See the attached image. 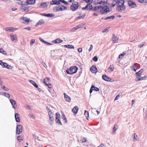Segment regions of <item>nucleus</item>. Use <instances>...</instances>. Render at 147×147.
Returning a JSON list of instances; mask_svg holds the SVG:
<instances>
[{"instance_id": "nucleus-15", "label": "nucleus", "mask_w": 147, "mask_h": 147, "mask_svg": "<svg viewBox=\"0 0 147 147\" xmlns=\"http://www.w3.org/2000/svg\"><path fill=\"white\" fill-rule=\"evenodd\" d=\"M93 90H94L96 91H98L99 90V89L94 86V85H92L90 90V93L91 94Z\"/></svg>"}, {"instance_id": "nucleus-57", "label": "nucleus", "mask_w": 147, "mask_h": 147, "mask_svg": "<svg viewBox=\"0 0 147 147\" xmlns=\"http://www.w3.org/2000/svg\"><path fill=\"white\" fill-rule=\"evenodd\" d=\"M138 1L141 3H145V2H144V0H138Z\"/></svg>"}, {"instance_id": "nucleus-13", "label": "nucleus", "mask_w": 147, "mask_h": 147, "mask_svg": "<svg viewBox=\"0 0 147 147\" xmlns=\"http://www.w3.org/2000/svg\"><path fill=\"white\" fill-rule=\"evenodd\" d=\"M9 101L12 106V107L14 109L16 108L17 107V105L16 101L13 99H10Z\"/></svg>"}, {"instance_id": "nucleus-17", "label": "nucleus", "mask_w": 147, "mask_h": 147, "mask_svg": "<svg viewBox=\"0 0 147 147\" xmlns=\"http://www.w3.org/2000/svg\"><path fill=\"white\" fill-rule=\"evenodd\" d=\"M90 70L92 73H96L97 71V69L95 66L92 65L90 68Z\"/></svg>"}, {"instance_id": "nucleus-45", "label": "nucleus", "mask_w": 147, "mask_h": 147, "mask_svg": "<svg viewBox=\"0 0 147 147\" xmlns=\"http://www.w3.org/2000/svg\"><path fill=\"white\" fill-rule=\"evenodd\" d=\"M1 88H3L4 90L7 91L9 90V89L5 87V86H1Z\"/></svg>"}, {"instance_id": "nucleus-3", "label": "nucleus", "mask_w": 147, "mask_h": 147, "mask_svg": "<svg viewBox=\"0 0 147 147\" xmlns=\"http://www.w3.org/2000/svg\"><path fill=\"white\" fill-rule=\"evenodd\" d=\"M84 1L88 4L86 5L85 7H83L82 8V10H86L88 11H89L90 10L92 11V10H90V8H91V6L92 7V5L91 4V3L93 2V0H84Z\"/></svg>"}, {"instance_id": "nucleus-46", "label": "nucleus", "mask_w": 147, "mask_h": 147, "mask_svg": "<svg viewBox=\"0 0 147 147\" xmlns=\"http://www.w3.org/2000/svg\"><path fill=\"white\" fill-rule=\"evenodd\" d=\"M136 65H134L133 66V69L135 71H136V70L138 69V67L137 68H136Z\"/></svg>"}, {"instance_id": "nucleus-54", "label": "nucleus", "mask_w": 147, "mask_h": 147, "mask_svg": "<svg viewBox=\"0 0 147 147\" xmlns=\"http://www.w3.org/2000/svg\"><path fill=\"white\" fill-rule=\"evenodd\" d=\"M50 78H47V84H50Z\"/></svg>"}, {"instance_id": "nucleus-51", "label": "nucleus", "mask_w": 147, "mask_h": 147, "mask_svg": "<svg viewBox=\"0 0 147 147\" xmlns=\"http://www.w3.org/2000/svg\"><path fill=\"white\" fill-rule=\"evenodd\" d=\"M35 40L34 39H32L30 42V45H32L35 42Z\"/></svg>"}, {"instance_id": "nucleus-55", "label": "nucleus", "mask_w": 147, "mask_h": 147, "mask_svg": "<svg viewBox=\"0 0 147 147\" xmlns=\"http://www.w3.org/2000/svg\"><path fill=\"white\" fill-rule=\"evenodd\" d=\"M24 29L27 30L29 31H30L31 30V28L30 27H28L26 28H24Z\"/></svg>"}, {"instance_id": "nucleus-35", "label": "nucleus", "mask_w": 147, "mask_h": 147, "mask_svg": "<svg viewBox=\"0 0 147 147\" xmlns=\"http://www.w3.org/2000/svg\"><path fill=\"white\" fill-rule=\"evenodd\" d=\"M85 16H86V14L85 13H84L83 14V15L82 16H78V17H77L76 18V19L78 20L80 19H81V18L83 19L84 18V17Z\"/></svg>"}, {"instance_id": "nucleus-27", "label": "nucleus", "mask_w": 147, "mask_h": 147, "mask_svg": "<svg viewBox=\"0 0 147 147\" xmlns=\"http://www.w3.org/2000/svg\"><path fill=\"white\" fill-rule=\"evenodd\" d=\"M133 140L135 142L138 140V138L137 134L136 133H134V134Z\"/></svg>"}, {"instance_id": "nucleus-64", "label": "nucleus", "mask_w": 147, "mask_h": 147, "mask_svg": "<svg viewBox=\"0 0 147 147\" xmlns=\"http://www.w3.org/2000/svg\"><path fill=\"white\" fill-rule=\"evenodd\" d=\"M5 96L8 98H9L10 97V95L9 93H6Z\"/></svg>"}, {"instance_id": "nucleus-10", "label": "nucleus", "mask_w": 147, "mask_h": 147, "mask_svg": "<svg viewBox=\"0 0 147 147\" xmlns=\"http://www.w3.org/2000/svg\"><path fill=\"white\" fill-rule=\"evenodd\" d=\"M47 110L48 112L49 118L50 117L54 118V114L51 111V110L47 107Z\"/></svg>"}, {"instance_id": "nucleus-32", "label": "nucleus", "mask_w": 147, "mask_h": 147, "mask_svg": "<svg viewBox=\"0 0 147 147\" xmlns=\"http://www.w3.org/2000/svg\"><path fill=\"white\" fill-rule=\"evenodd\" d=\"M30 82L36 88H38V86L32 80H30Z\"/></svg>"}, {"instance_id": "nucleus-25", "label": "nucleus", "mask_w": 147, "mask_h": 147, "mask_svg": "<svg viewBox=\"0 0 147 147\" xmlns=\"http://www.w3.org/2000/svg\"><path fill=\"white\" fill-rule=\"evenodd\" d=\"M2 67H5L8 69H11V67L10 65H9L5 62L3 63Z\"/></svg>"}, {"instance_id": "nucleus-7", "label": "nucleus", "mask_w": 147, "mask_h": 147, "mask_svg": "<svg viewBox=\"0 0 147 147\" xmlns=\"http://www.w3.org/2000/svg\"><path fill=\"white\" fill-rule=\"evenodd\" d=\"M22 131V126L21 125H18L17 126L16 131V134H19Z\"/></svg>"}, {"instance_id": "nucleus-20", "label": "nucleus", "mask_w": 147, "mask_h": 147, "mask_svg": "<svg viewBox=\"0 0 147 147\" xmlns=\"http://www.w3.org/2000/svg\"><path fill=\"white\" fill-rule=\"evenodd\" d=\"M64 95L65 100L68 102H70L71 100L70 97L68 96L65 93H64Z\"/></svg>"}, {"instance_id": "nucleus-28", "label": "nucleus", "mask_w": 147, "mask_h": 147, "mask_svg": "<svg viewBox=\"0 0 147 147\" xmlns=\"http://www.w3.org/2000/svg\"><path fill=\"white\" fill-rule=\"evenodd\" d=\"M116 5H118V4L121 5V4L123 3V5H124L125 1L124 0H118L116 2Z\"/></svg>"}, {"instance_id": "nucleus-12", "label": "nucleus", "mask_w": 147, "mask_h": 147, "mask_svg": "<svg viewBox=\"0 0 147 147\" xmlns=\"http://www.w3.org/2000/svg\"><path fill=\"white\" fill-rule=\"evenodd\" d=\"M53 51L57 55L61 56L63 54V52L61 49H55Z\"/></svg>"}, {"instance_id": "nucleus-23", "label": "nucleus", "mask_w": 147, "mask_h": 147, "mask_svg": "<svg viewBox=\"0 0 147 147\" xmlns=\"http://www.w3.org/2000/svg\"><path fill=\"white\" fill-rule=\"evenodd\" d=\"M147 78V76H145L143 77H140V78L139 77L138 79H137V78L135 80L136 82H138L140 80H145Z\"/></svg>"}, {"instance_id": "nucleus-21", "label": "nucleus", "mask_w": 147, "mask_h": 147, "mask_svg": "<svg viewBox=\"0 0 147 147\" xmlns=\"http://www.w3.org/2000/svg\"><path fill=\"white\" fill-rule=\"evenodd\" d=\"M63 42L62 40L60 39L59 38H57L56 39L52 41V42L54 43H60Z\"/></svg>"}, {"instance_id": "nucleus-33", "label": "nucleus", "mask_w": 147, "mask_h": 147, "mask_svg": "<svg viewBox=\"0 0 147 147\" xmlns=\"http://www.w3.org/2000/svg\"><path fill=\"white\" fill-rule=\"evenodd\" d=\"M44 23V21L42 19L40 20L36 24V26H37L38 25H41Z\"/></svg>"}, {"instance_id": "nucleus-5", "label": "nucleus", "mask_w": 147, "mask_h": 147, "mask_svg": "<svg viewBox=\"0 0 147 147\" xmlns=\"http://www.w3.org/2000/svg\"><path fill=\"white\" fill-rule=\"evenodd\" d=\"M79 4L78 2H75L73 3L70 7V9L73 11H75L78 9Z\"/></svg>"}, {"instance_id": "nucleus-53", "label": "nucleus", "mask_w": 147, "mask_h": 147, "mask_svg": "<svg viewBox=\"0 0 147 147\" xmlns=\"http://www.w3.org/2000/svg\"><path fill=\"white\" fill-rule=\"evenodd\" d=\"M126 53H122V54H120L119 55V58H120V57H123L125 55Z\"/></svg>"}, {"instance_id": "nucleus-43", "label": "nucleus", "mask_w": 147, "mask_h": 147, "mask_svg": "<svg viewBox=\"0 0 147 147\" xmlns=\"http://www.w3.org/2000/svg\"><path fill=\"white\" fill-rule=\"evenodd\" d=\"M144 42H142L141 43L138 45V46L139 48H141L144 45Z\"/></svg>"}, {"instance_id": "nucleus-9", "label": "nucleus", "mask_w": 147, "mask_h": 147, "mask_svg": "<svg viewBox=\"0 0 147 147\" xmlns=\"http://www.w3.org/2000/svg\"><path fill=\"white\" fill-rule=\"evenodd\" d=\"M50 84H47V86L48 88H50V89H48V90L50 93H52L54 91V90L52 88L53 87V84L52 82L50 81Z\"/></svg>"}, {"instance_id": "nucleus-8", "label": "nucleus", "mask_w": 147, "mask_h": 147, "mask_svg": "<svg viewBox=\"0 0 147 147\" xmlns=\"http://www.w3.org/2000/svg\"><path fill=\"white\" fill-rule=\"evenodd\" d=\"M62 5L57 6V5L54 7L53 8V11L55 12H58L61 11H63V9L62 8Z\"/></svg>"}, {"instance_id": "nucleus-36", "label": "nucleus", "mask_w": 147, "mask_h": 147, "mask_svg": "<svg viewBox=\"0 0 147 147\" xmlns=\"http://www.w3.org/2000/svg\"><path fill=\"white\" fill-rule=\"evenodd\" d=\"M55 15V14L54 13H48L47 14V17H51L53 16H54Z\"/></svg>"}, {"instance_id": "nucleus-48", "label": "nucleus", "mask_w": 147, "mask_h": 147, "mask_svg": "<svg viewBox=\"0 0 147 147\" xmlns=\"http://www.w3.org/2000/svg\"><path fill=\"white\" fill-rule=\"evenodd\" d=\"M21 138V137L20 136H18L17 137V140L19 142H21L23 140Z\"/></svg>"}, {"instance_id": "nucleus-63", "label": "nucleus", "mask_w": 147, "mask_h": 147, "mask_svg": "<svg viewBox=\"0 0 147 147\" xmlns=\"http://www.w3.org/2000/svg\"><path fill=\"white\" fill-rule=\"evenodd\" d=\"M75 27H74V28H72L71 30V31L72 32H74L75 30H76Z\"/></svg>"}, {"instance_id": "nucleus-37", "label": "nucleus", "mask_w": 147, "mask_h": 147, "mask_svg": "<svg viewBox=\"0 0 147 147\" xmlns=\"http://www.w3.org/2000/svg\"><path fill=\"white\" fill-rule=\"evenodd\" d=\"M107 0H106V1H101L99 2H98V4H105L106 3H107Z\"/></svg>"}, {"instance_id": "nucleus-58", "label": "nucleus", "mask_w": 147, "mask_h": 147, "mask_svg": "<svg viewBox=\"0 0 147 147\" xmlns=\"http://www.w3.org/2000/svg\"><path fill=\"white\" fill-rule=\"evenodd\" d=\"M134 65H136V68H137V67H138V69L139 68H140V65L139 64H138V63H135Z\"/></svg>"}, {"instance_id": "nucleus-1", "label": "nucleus", "mask_w": 147, "mask_h": 147, "mask_svg": "<svg viewBox=\"0 0 147 147\" xmlns=\"http://www.w3.org/2000/svg\"><path fill=\"white\" fill-rule=\"evenodd\" d=\"M89 9L90 10H92L93 11H98L101 12V15H106L112 11V9L110 8L108 6H103L100 5L96 6L94 7H92L91 6V8Z\"/></svg>"}, {"instance_id": "nucleus-34", "label": "nucleus", "mask_w": 147, "mask_h": 147, "mask_svg": "<svg viewBox=\"0 0 147 147\" xmlns=\"http://www.w3.org/2000/svg\"><path fill=\"white\" fill-rule=\"evenodd\" d=\"M84 115L85 116L86 119H88L89 117V112L88 111L85 110L84 111Z\"/></svg>"}, {"instance_id": "nucleus-44", "label": "nucleus", "mask_w": 147, "mask_h": 147, "mask_svg": "<svg viewBox=\"0 0 147 147\" xmlns=\"http://www.w3.org/2000/svg\"><path fill=\"white\" fill-rule=\"evenodd\" d=\"M11 28L10 27H7L5 28V30L7 31H8L9 32H11Z\"/></svg>"}, {"instance_id": "nucleus-6", "label": "nucleus", "mask_w": 147, "mask_h": 147, "mask_svg": "<svg viewBox=\"0 0 147 147\" xmlns=\"http://www.w3.org/2000/svg\"><path fill=\"white\" fill-rule=\"evenodd\" d=\"M60 115L59 113H56V123L59 125H62V123L60 120Z\"/></svg>"}, {"instance_id": "nucleus-14", "label": "nucleus", "mask_w": 147, "mask_h": 147, "mask_svg": "<svg viewBox=\"0 0 147 147\" xmlns=\"http://www.w3.org/2000/svg\"><path fill=\"white\" fill-rule=\"evenodd\" d=\"M20 21L22 23H24V21L27 23L29 22V20L27 17H23L20 19Z\"/></svg>"}, {"instance_id": "nucleus-30", "label": "nucleus", "mask_w": 147, "mask_h": 147, "mask_svg": "<svg viewBox=\"0 0 147 147\" xmlns=\"http://www.w3.org/2000/svg\"><path fill=\"white\" fill-rule=\"evenodd\" d=\"M54 118L50 117L49 118L48 121L49 123L51 125H53L54 122Z\"/></svg>"}, {"instance_id": "nucleus-40", "label": "nucleus", "mask_w": 147, "mask_h": 147, "mask_svg": "<svg viewBox=\"0 0 147 147\" xmlns=\"http://www.w3.org/2000/svg\"><path fill=\"white\" fill-rule=\"evenodd\" d=\"M110 28H105L104 29V30L102 31V32L104 33L106 32H108L109 31V29Z\"/></svg>"}, {"instance_id": "nucleus-60", "label": "nucleus", "mask_w": 147, "mask_h": 147, "mask_svg": "<svg viewBox=\"0 0 147 147\" xmlns=\"http://www.w3.org/2000/svg\"><path fill=\"white\" fill-rule=\"evenodd\" d=\"M28 116L29 117H32L33 118H35V116L32 114H30L28 115Z\"/></svg>"}, {"instance_id": "nucleus-31", "label": "nucleus", "mask_w": 147, "mask_h": 147, "mask_svg": "<svg viewBox=\"0 0 147 147\" xmlns=\"http://www.w3.org/2000/svg\"><path fill=\"white\" fill-rule=\"evenodd\" d=\"M36 0H27V3L29 4H32L35 3Z\"/></svg>"}, {"instance_id": "nucleus-19", "label": "nucleus", "mask_w": 147, "mask_h": 147, "mask_svg": "<svg viewBox=\"0 0 147 147\" xmlns=\"http://www.w3.org/2000/svg\"><path fill=\"white\" fill-rule=\"evenodd\" d=\"M15 117L16 122H20V117L19 114L18 113H16L15 114Z\"/></svg>"}, {"instance_id": "nucleus-59", "label": "nucleus", "mask_w": 147, "mask_h": 147, "mask_svg": "<svg viewBox=\"0 0 147 147\" xmlns=\"http://www.w3.org/2000/svg\"><path fill=\"white\" fill-rule=\"evenodd\" d=\"M46 4V3H45V2L43 3L40 4V6H41L42 7H43Z\"/></svg>"}, {"instance_id": "nucleus-4", "label": "nucleus", "mask_w": 147, "mask_h": 147, "mask_svg": "<svg viewBox=\"0 0 147 147\" xmlns=\"http://www.w3.org/2000/svg\"><path fill=\"white\" fill-rule=\"evenodd\" d=\"M121 5L118 4V5H116L117 7L116 8L117 11L119 12H121L125 10L126 7L123 5V3L121 4Z\"/></svg>"}, {"instance_id": "nucleus-24", "label": "nucleus", "mask_w": 147, "mask_h": 147, "mask_svg": "<svg viewBox=\"0 0 147 147\" xmlns=\"http://www.w3.org/2000/svg\"><path fill=\"white\" fill-rule=\"evenodd\" d=\"M102 77V78L103 80L107 82H109V79H110V78L105 74L103 75Z\"/></svg>"}, {"instance_id": "nucleus-49", "label": "nucleus", "mask_w": 147, "mask_h": 147, "mask_svg": "<svg viewBox=\"0 0 147 147\" xmlns=\"http://www.w3.org/2000/svg\"><path fill=\"white\" fill-rule=\"evenodd\" d=\"M108 20L110 19H112V20H113L115 18V16H111L109 17H108Z\"/></svg>"}, {"instance_id": "nucleus-41", "label": "nucleus", "mask_w": 147, "mask_h": 147, "mask_svg": "<svg viewBox=\"0 0 147 147\" xmlns=\"http://www.w3.org/2000/svg\"><path fill=\"white\" fill-rule=\"evenodd\" d=\"M122 95V93H120L115 97V100H117L118 99V98Z\"/></svg>"}, {"instance_id": "nucleus-38", "label": "nucleus", "mask_w": 147, "mask_h": 147, "mask_svg": "<svg viewBox=\"0 0 147 147\" xmlns=\"http://www.w3.org/2000/svg\"><path fill=\"white\" fill-rule=\"evenodd\" d=\"M59 1H60V3L61 2L66 5L68 4V3L64 0H59Z\"/></svg>"}, {"instance_id": "nucleus-42", "label": "nucleus", "mask_w": 147, "mask_h": 147, "mask_svg": "<svg viewBox=\"0 0 147 147\" xmlns=\"http://www.w3.org/2000/svg\"><path fill=\"white\" fill-rule=\"evenodd\" d=\"M92 60L95 62H96L98 61V58L97 56H94Z\"/></svg>"}, {"instance_id": "nucleus-39", "label": "nucleus", "mask_w": 147, "mask_h": 147, "mask_svg": "<svg viewBox=\"0 0 147 147\" xmlns=\"http://www.w3.org/2000/svg\"><path fill=\"white\" fill-rule=\"evenodd\" d=\"M24 11L28 12L30 9V7L29 6L26 7L24 8Z\"/></svg>"}, {"instance_id": "nucleus-16", "label": "nucleus", "mask_w": 147, "mask_h": 147, "mask_svg": "<svg viewBox=\"0 0 147 147\" xmlns=\"http://www.w3.org/2000/svg\"><path fill=\"white\" fill-rule=\"evenodd\" d=\"M50 4L51 5H60L61 3L59 1V0H52L50 2Z\"/></svg>"}, {"instance_id": "nucleus-2", "label": "nucleus", "mask_w": 147, "mask_h": 147, "mask_svg": "<svg viewBox=\"0 0 147 147\" xmlns=\"http://www.w3.org/2000/svg\"><path fill=\"white\" fill-rule=\"evenodd\" d=\"M78 69L76 66H72L66 70V72L68 74H73L77 72Z\"/></svg>"}, {"instance_id": "nucleus-50", "label": "nucleus", "mask_w": 147, "mask_h": 147, "mask_svg": "<svg viewBox=\"0 0 147 147\" xmlns=\"http://www.w3.org/2000/svg\"><path fill=\"white\" fill-rule=\"evenodd\" d=\"M109 68L111 70V71H113L114 69L113 65H110L109 67Z\"/></svg>"}, {"instance_id": "nucleus-47", "label": "nucleus", "mask_w": 147, "mask_h": 147, "mask_svg": "<svg viewBox=\"0 0 147 147\" xmlns=\"http://www.w3.org/2000/svg\"><path fill=\"white\" fill-rule=\"evenodd\" d=\"M74 47L72 45H68V48L70 49H74Z\"/></svg>"}, {"instance_id": "nucleus-29", "label": "nucleus", "mask_w": 147, "mask_h": 147, "mask_svg": "<svg viewBox=\"0 0 147 147\" xmlns=\"http://www.w3.org/2000/svg\"><path fill=\"white\" fill-rule=\"evenodd\" d=\"M10 37L12 41L16 42L17 41V37L13 35H10Z\"/></svg>"}, {"instance_id": "nucleus-22", "label": "nucleus", "mask_w": 147, "mask_h": 147, "mask_svg": "<svg viewBox=\"0 0 147 147\" xmlns=\"http://www.w3.org/2000/svg\"><path fill=\"white\" fill-rule=\"evenodd\" d=\"M78 108L77 106H75L72 109V111L74 115H76L78 112Z\"/></svg>"}, {"instance_id": "nucleus-26", "label": "nucleus", "mask_w": 147, "mask_h": 147, "mask_svg": "<svg viewBox=\"0 0 147 147\" xmlns=\"http://www.w3.org/2000/svg\"><path fill=\"white\" fill-rule=\"evenodd\" d=\"M143 71V69H141L140 71L136 73V74L138 77H141V74Z\"/></svg>"}, {"instance_id": "nucleus-61", "label": "nucleus", "mask_w": 147, "mask_h": 147, "mask_svg": "<svg viewBox=\"0 0 147 147\" xmlns=\"http://www.w3.org/2000/svg\"><path fill=\"white\" fill-rule=\"evenodd\" d=\"M62 6H63L62 7V8H63V11L67 9V7H65L63 5H62Z\"/></svg>"}, {"instance_id": "nucleus-11", "label": "nucleus", "mask_w": 147, "mask_h": 147, "mask_svg": "<svg viewBox=\"0 0 147 147\" xmlns=\"http://www.w3.org/2000/svg\"><path fill=\"white\" fill-rule=\"evenodd\" d=\"M128 4L129 7L131 8H134L137 7L136 4L133 1L128 2Z\"/></svg>"}, {"instance_id": "nucleus-52", "label": "nucleus", "mask_w": 147, "mask_h": 147, "mask_svg": "<svg viewBox=\"0 0 147 147\" xmlns=\"http://www.w3.org/2000/svg\"><path fill=\"white\" fill-rule=\"evenodd\" d=\"M39 39L42 42L46 44V41H45L43 39H42L41 38H39Z\"/></svg>"}, {"instance_id": "nucleus-18", "label": "nucleus", "mask_w": 147, "mask_h": 147, "mask_svg": "<svg viewBox=\"0 0 147 147\" xmlns=\"http://www.w3.org/2000/svg\"><path fill=\"white\" fill-rule=\"evenodd\" d=\"M118 38H117V37L115 35V34H113L112 38V41L114 43H117L118 41Z\"/></svg>"}, {"instance_id": "nucleus-56", "label": "nucleus", "mask_w": 147, "mask_h": 147, "mask_svg": "<svg viewBox=\"0 0 147 147\" xmlns=\"http://www.w3.org/2000/svg\"><path fill=\"white\" fill-rule=\"evenodd\" d=\"M78 51L80 53L82 52V48H79L78 49Z\"/></svg>"}, {"instance_id": "nucleus-62", "label": "nucleus", "mask_w": 147, "mask_h": 147, "mask_svg": "<svg viewBox=\"0 0 147 147\" xmlns=\"http://www.w3.org/2000/svg\"><path fill=\"white\" fill-rule=\"evenodd\" d=\"M81 141H82V142H86L87 141V140L85 138H84Z\"/></svg>"}]
</instances>
